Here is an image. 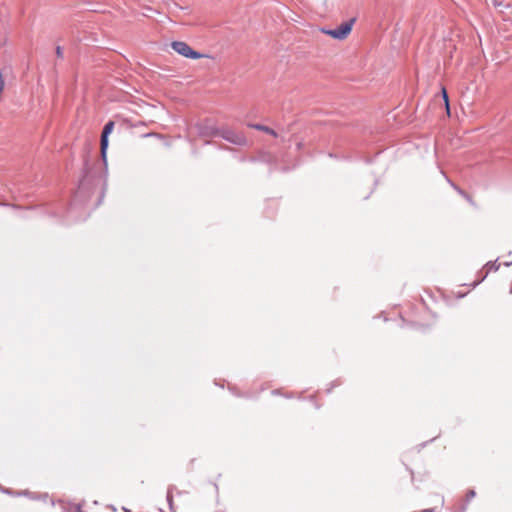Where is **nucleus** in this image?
I'll list each match as a JSON object with an SVG mask.
<instances>
[{"instance_id":"39448f33","label":"nucleus","mask_w":512,"mask_h":512,"mask_svg":"<svg viewBox=\"0 0 512 512\" xmlns=\"http://www.w3.org/2000/svg\"><path fill=\"white\" fill-rule=\"evenodd\" d=\"M251 127L256 129V130L268 133V134H270V135H272L274 137H277V132L275 130H273L272 128L268 127V126H265V125H262V124H253V125H251Z\"/></svg>"},{"instance_id":"f03ea898","label":"nucleus","mask_w":512,"mask_h":512,"mask_svg":"<svg viewBox=\"0 0 512 512\" xmlns=\"http://www.w3.org/2000/svg\"><path fill=\"white\" fill-rule=\"evenodd\" d=\"M171 47L176 53L185 58L199 59L203 57L201 53L193 50L186 42L183 41H173L171 43Z\"/></svg>"},{"instance_id":"ddd939ff","label":"nucleus","mask_w":512,"mask_h":512,"mask_svg":"<svg viewBox=\"0 0 512 512\" xmlns=\"http://www.w3.org/2000/svg\"><path fill=\"white\" fill-rule=\"evenodd\" d=\"M123 511L124 512H131V510H129L128 508H125V507H123Z\"/></svg>"},{"instance_id":"6e6552de","label":"nucleus","mask_w":512,"mask_h":512,"mask_svg":"<svg viewBox=\"0 0 512 512\" xmlns=\"http://www.w3.org/2000/svg\"><path fill=\"white\" fill-rule=\"evenodd\" d=\"M89 184V175L86 174L82 180L80 181L79 189L82 190L86 187V185Z\"/></svg>"},{"instance_id":"20e7f679","label":"nucleus","mask_w":512,"mask_h":512,"mask_svg":"<svg viewBox=\"0 0 512 512\" xmlns=\"http://www.w3.org/2000/svg\"><path fill=\"white\" fill-rule=\"evenodd\" d=\"M354 22H355V19L352 18V19H350V20H348L346 22L341 23L335 29L325 30L324 32L327 35H330L331 37H333L335 39L343 40L351 32L352 26H353Z\"/></svg>"},{"instance_id":"f257e3e1","label":"nucleus","mask_w":512,"mask_h":512,"mask_svg":"<svg viewBox=\"0 0 512 512\" xmlns=\"http://www.w3.org/2000/svg\"><path fill=\"white\" fill-rule=\"evenodd\" d=\"M113 129H114V122L113 121L107 122L102 130L101 140H100V153H101V158L103 160V165H104L105 171L103 172V174H101L99 176V180L102 182V184L104 186H106V181H107V149H108V144H109L108 137L112 133Z\"/></svg>"},{"instance_id":"7ed1b4c3","label":"nucleus","mask_w":512,"mask_h":512,"mask_svg":"<svg viewBox=\"0 0 512 512\" xmlns=\"http://www.w3.org/2000/svg\"><path fill=\"white\" fill-rule=\"evenodd\" d=\"M215 134L235 145L242 146L247 143L246 137L243 134L229 128L218 130Z\"/></svg>"},{"instance_id":"f8f14e48","label":"nucleus","mask_w":512,"mask_h":512,"mask_svg":"<svg viewBox=\"0 0 512 512\" xmlns=\"http://www.w3.org/2000/svg\"><path fill=\"white\" fill-rule=\"evenodd\" d=\"M56 55L59 57V58H62L63 57V50L60 46H57L56 48Z\"/></svg>"},{"instance_id":"9b49d317","label":"nucleus","mask_w":512,"mask_h":512,"mask_svg":"<svg viewBox=\"0 0 512 512\" xmlns=\"http://www.w3.org/2000/svg\"><path fill=\"white\" fill-rule=\"evenodd\" d=\"M475 495H476V493L474 490H469L466 495V500L470 501L471 499H473L475 497Z\"/></svg>"},{"instance_id":"0eeeda50","label":"nucleus","mask_w":512,"mask_h":512,"mask_svg":"<svg viewBox=\"0 0 512 512\" xmlns=\"http://www.w3.org/2000/svg\"><path fill=\"white\" fill-rule=\"evenodd\" d=\"M487 267H488V271H497L500 267V264L497 263V260L494 261V262H489L487 264Z\"/></svg>"},{"instance_id":"9d476101","label":"nucleus","mask_w":512,"mask_h":512,"mask_svg":"<svg viewBox=\"0 0 512 512\" xmlns=\"http://www.w3.org/2000/svg\"><path fill=\"white\" fill-rule=\"evenodd\" d=\"M167 502L170 506V509H172V506H173V496H172V493L170 491L167 492Z\"/></svg>"},{"instance_id":"423d86ee","label":"nucleus","mask_w":512,"mask_h":512,"mask_svg":"<svg viewBox=\"0 0 512 512\" xmlns=\"http://www.w3.org/2000/svg\"><path fill=\"white\" fill-rule=\"evenodd\" d=\"M442 97H443V100L445 102V106H446V110H447V113L449 114L450 113V107H449V98H448V94H447V91L446 89L443 87L442 90Z\"/></svg>"},{"instance_id":"1a4fd4ad","label":"nucleus","mask_w":512,"mask_h":512,"mask_svg":"<svg viewBox=\"0 0 512 512\" xmlns=\"http://www.w3.org/2000/svg\"><path fill=\"white\" fill-rule=\"evenodd\" d=\"M451 185L454 187L455 190H457L465 199H467L470 203H472V200L468 194H466L463 190L455 186L453 183Z\"/></svg>"}]
</instances>
